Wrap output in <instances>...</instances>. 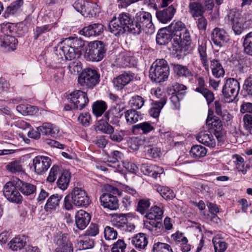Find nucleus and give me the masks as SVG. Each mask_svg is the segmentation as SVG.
Instances as JSON below:
<instances>
[{
	"label": "nucleus",
	"mask_w": 252,
	"mask_h": 252,
	"mask_svg": "<svg viewBox=\"0 0 252 252\" xmlns=\"http://www.w3.org/2000/svg\"><path fill=\"white\" fill-rule=\"evenodd\" d=\"M127 18L130 19V29L131 30V34L134 35L139 34L145 28L153 30L154 26L152 23V15L150 13L144 11L137 12L135 16H132L129 12H126Z\"/></svg>",
	"instance_id": "obj_1"
},
{
	"label": "nucleus",
	"mask_w": 252,
	"mask_h": 252,
	"mask_svg": "<svg viewBox=\"0 0 252 252\" xmlns=\"http://www.w3.org/2000/svg\"><path fill=\"white\" fill-rule=\"evenodd\" d=\"M126 12L119 13L118 17L114 16L110 21L108 24V31L117 37L126 32L131 34L130 29V19H128Z\"/></svg>",
	"instance_id": "obj_2"
},
{
	"label": "nucleus",
	"mask_w": 252,
	"mask_h": 252,
	"mask_svg": "<svg viewBox=\"0 0 252 252\" xmlns=\"http://www.w3.org/2000/svg\"><path fill=\"white\" fill-rule=\"evenodd\" d=\"M169 72V67L165 60H157L150 68L149 77L153 82L160 83L167 79Z\"/></svg>",
	"instance_id": "obj_3"
},
{
	"label": "nucleus",
	"mask_w": 252,
	"mask_h": 252,
	"mask_svg": "<svg viewBox=\"0 0 252 252\" xmlns=\"http://www.w3.org/2000/svg\"><path fill=\"white\" fill-rule=\"evenodd\" d=\"M106 50V46L102 41L95 40L88 44L85 56L88 61L99 62L105 56Z\"/></svg>",
	"instance_id": "obj_4"
},
{
	"label": "nucleus",
	"mask_w": 252,
	"mask_h": 252,
	"mask_svg": "<svg viewBox=\"0 0 252 252\" xmlns=\"http://www.w3.org/2000/svg\"><path fill=\"white\" fill-rule=\"evenodd\" d=\"M99 74L96 70L87 68L81 73L78 82L83 87L93 88L99 83Z\"/></svg>",
	"instance_id": "obj_5"
},
{
	"label": "nucleus",
	"mask_w": 252,
	"mask_h": 252,
	"mask_svg": "<svg viewBox=\"0 0 252 252\" xmlns=\"http://www.w3.org/2000/svg\"><path fill=\"white\" fill-rule=\"evenodd\" d=\"M16 180L7 182L4 186L3 193L7 200L13 203L20 204L22 203L23 196L19 192Z\"/></svg>",
	"instance_id": "obj_6"
},
{
	"label": "nucleus",
	"mask_w": 252,
	"mask_h": 252,
	"mask_svg": "<svg viewBox=\"0 0 252 252\" xmlns=\"http://www.w3.org/2000/svg\"><path fill=\"white\" fill-rule=\"evenodd\" d=\"M225 21L232 26L235 34H240L244 30L243 23L246 22L240 12L236 9H231L225 18Z\"/></svg>",
	"instance_id": "obj_7"
},
{
	"label": "nucleus",
	"mask_w": 252,
	"mask_h": 252,
	"mask_svg": "<svg viewBox=\"0 0 252 252\" xmlns=\"http://www.w3.org/2000/svg\"><path fill=\"white\" fill-rule=\"evenodd\" d=\"M240 89L238 81L233 78H229L226 80L223 87L222 94L228 102H231L238 94Z\"/></svg>",
	"instance_id": "obj_8"
},
{
	"label": "nucleus",
	"mask_w": 252,
	"mask_h": 252,
	"mask_svg": "<svg viewBox=\"0 0 252 252\" xmlns=\"http://www.w3.org/2000/svg\"><path fill=\"white\" fill-rule=\"evenodd\" d=\"M167 27L169 32L172 36L173 42H181L179 40L181 38V33H185L184 41L189 42V32L186 29L185 24L181 21H173Z\"/></svg>",
	"instance_id": "obj_9"
},
{
	"label": "nucleus",
	"mask_w": 252,
	"mask_h": 252,
	"mask_svg": "<svg viewBox=\"0 0 252 252\" xmlns=\"http://www.w3.org/2000/svg\"><path fill=\"white\" fill-rule=\"evenodd\" d=\"M70 45L69 43L65 39L63 46L55 47V54L57 56L59 62L65 60L72 61L77 58L75 51Z\"/></svg>",
	"instance_id": "obj_10"
},
{
	"label": "nucleus",
	"mask_w": 252,
	"mask_h": 252,
	"mask_svg": "<svg viewBox=\"0 0 252 252\" xmlns=\"http://www.w3.org/2000/svg\"><path fill=\"white\" fill-rule=\"evenodd\" d=\"M70 102L73 104V108L81 110L88 104L89 99L87 94L81 90H75L69 94Z\"/></svg>",
	"instance_id": "obj_11"
},
{
	"label": "nucleus",
	"mask_w": 252,
	"mask_h": 252,
	"mask_svg": "<svg viewBox=\"0 0 252 252\" xmlns=\"http://www.w3.org/2000/svg\"><path fill=\"white\" fill-rule=\"evenodd\" d=\"M54 243L57 246L55 252H73L72 244L66 234L57 233L53 239Z\"/></svg>",
	"instance_id": "obj_12"
},
{
	"label": "nucleus",
	"mask_w": 252,
	"mask_h": 252,
	"mask_svg": "<svg viewBox=\"0 0 252 252\" xmlns=\"http://www.w3.org/2000/svg\"><path fill=\"white\" fill-rule=\"evenodd\" d=\"M206 124L208 126L209 132L216 136L218 141L223 139V132L221 122L216 117H213L209 113L206 120Z\"/></svg>",
	"instance_id": "obj_13"
},
{
	"label": "nucleus",
	"mask_w": 252,
	"mask_h": 252,
	"mask_svg": "<svg viewBox=\"0 0 252 252\" xmlns=\"http://www.w3.org/2000/svg\"><path fill=\"white\" fill-rule=\"evenodd\" d=\"M71 202L76 206L87 207L90 202L86 192L81 188L75 187L70 193Z\"/></svg>",
	"instance_id": "obj_14"
},
{
	"label": "nucleus",
	"mask_w": 252,
	"mask_h": 252,
	"mask_svg": "<svg viewBox=\"0 0 252 252\" xmlns=\"http://www.w3.org/2000/svg\"><path fill=\"white\" fill-rule=\"evenodd\" d=\"M174 92L172 94L170 97V101L175 110H179L180 108V101L182 100L186 94L187 87L183 84L175 83L173 86Z\"/></svg>",
	"instance_id": "obj_15"
},
{
	"label": "nucleus",
	"mask_w": 252,
	"mask_h": 252,
	"mask_svg": "<svg viewBox=\"0 0 252 252\" xmlns=\"http://www.w3.org/2000/svg\"><path fill=\"white\" fill-rule=\"evenodd\" d=\"M113 226L126 232H131L135 229V225L128 222L126 214H119L113 217L112 220Z\"/></svg>",
	"instance_id": "obj_16"
},
{
	"label": "nucleus",
	"mask_w": 252,
	"mask_h": 252,
	"mask_svg": "<svg viewBox=\"0 0 252 252\" xmlns=\"http://www.w3.org/2000/svg\"><path fill=\"white\" fill-rule=\"evenodd\" d=\"M123 116V110L120 107L112 106L105 114L106 121L113 125L119 126L120 119Z\"/></svg>",
	"instance_id": "obj_17"
},
{
	"label": "nucleus",
	"mask_w": 252,
	"mask_h": 252,
	"mask_svg": "<svg viewBox=\"0 0 252 252\" xmlns=\"http://www.w3.org/2000/svg\"><path fill=\"white\" fill-rule=\"evenodd\" d=\"M51 159L45 156H36L32 159L35 172L38 174L45 172L51 165Z\"/></svg>",
	"instance_id": "obj_18"
},
{
	"label": "nucleus",
	"mask_w": 252,
	"mask_h": 252,
	"mask_svg": "<svg viewBox=\"0 0 252 252\" xmlns=\"http://www.w3.org/2000/svg\"><path fill=\"white\" fill-rule=\"evenodd\" d=\"M101 205L104 208L116 210L119 208L118 199L116 195L111 193H104L99 198Z\"/></svg>",
	"instance_id": "obj_19"
},
{
	"label": "nucleus",
	"mask_w": 252,
	"mask_h": 252,
	"mask_svg": "<svg viewBox=\"0 0 252 252\" xmlns=\"http://www.w3.org/2000/svg\"><path fill=\"white\" fill-rule=\"evenodd\" d=\"M134 77L133 73L130 72H125L117 77L114 78L113 80L114 87L117 90H121L125 86L133 81Z\"/></svg>",
	"instance_id": "obj_20"
},
{
	"label": "nucleus",
	"mask_w": 252,
	"mask_h": 252,
	"mask_svg": "<svg viewBox=\"0 0 252 252\" xmlns=\"http://www.w3.org/2000/svg\"><path fill=\"white\" fill-rule=\"evenodd\" d=\"M211 39L214 44L220 47L229 40V37L225 30L216 28L212 32Z\"/></svg>",
	"instance_id": "obj_21"
},
{
	"label": "nucleus",
	"mask_w": 252,
	"mask_h": 252,
	"mask_svg": "<svg viewBox=\"0 0 252 252\" xmlns=\"http://www.w3.org/2000/svg\"><path fill=\"white\" fill-rule=\"evenodd\" d=\"M104 30V26L101 23H94L84 27L79 33L86 37L94 36L100 34Z\"/></svg>",
	"instance_id": "obj_22"
},
{
	"label": "nucleus",
	"mask_w": 252,
	"mask_h": 252,
	"mask_svg": "<svg viewBox=\"0 0 252 252\" xmlns=\"http://www.w3.org/2000/svg\"><path fill=\"white\" fill-rule=\"evenodd\" d=\"M157 143V138L154 137L148 138L146 140L144 151L147 153L149 157L156 158L159 156L160 150L158 147Z\"/></svg>",
	"instance_id": "obj_23"
},
{
	"label": "nucleus",
	"mask_w": 252,
	"mask_h": 252,
	"mask_svg": "<svg viewBox=\"0 0 252 252\" xmlns=\"http://www.w3.org/2000/svg\"><path fill=\"white\" fill-rule=\"evenodd\" d=\"M176 11L175 7L171 5L162 10L157 11L156 17L160 22L165 24L172 20Z\"/></svg>",
	"instance_id": "obj_24"
},
{
	"label": "nucleus",
	"mask_w": 252,
	"mask_h": 252,
	"mask_svg": "<svg viewBox=\"0 0 252 252\" xmlns=\"http://www.w3.org/2000/svg\"><path fill=\"white\" fill-rule=\"evenodd\" d=\"M172 238L175 241L176 244L180 247L182 252H188L190 250L191 246L188 244V240L184 236V233L178 231L172 234Z\"/></svg>",
	"instance_id": "obj_25"
},
{
	"label": "nucleus",
	"mask_w": 252,
	"mask_h": 252,
	"mask_svg": "<svg viewBox=\"0 0 252 252\" xmlns=\"http://www.w3.org/2000/svg\"><path fill=\"white\" fill-rule=\"evenodd\" d=\"M90 220L89 214L82 210L78 211L75 215V223L80 230H83L86 227Z\"/></svg>",
	"instance_id": "obj_26"
},
{
	"label": "nucleus",
	"mask_w": 252,
	"mask_h": 252,
	"mask_svg": "<svg viewBox=\"0 0 252 252\" xmlns=\"http://www.w3.org/2000/svg\"><path fill=\"white\" fill-rule=\"evenodd\" d=\"M157 43L160 45H165L170 42L173 44L172 36L167 27L160 29L156 36Z\"/></svg>",
	"instance_id": "obj_27"
},
{
	"label": "nucleus",
	"mask_w": 252,
	"mask_h": 252,
	"mask_svg": "<svg viewBox=\"0 0 252 252\" xmlns=\"http://www.w3.org/2000/svg\"><path fill=\"white\" fill-rule=\"evenodd\" d=\"M16 181L18 189L24 195L28 196L35 192L36 189L35 186L19 179H16Z\"/></svg>",
	"instance_id": "obj_28"
},
{
	"label": "nucleus",
	"mask_w": 252,
	"mask_h": 252,
	"mask_svg": "<svg viewBox=\"0 0 252 252\" xmlns=\"http://www.w3.org/2000/svg\"><path fill=\"white\" fill-rule=\"evenodd\" d=\"M17 43V39L13 36L4 34L0 36V45L2 47L7 48L8 50L13 51L15 50Z\"/></svg>",
	"instance_id": "obj_29"
},
{
	"label": "nucleus",
	"mask_w": 252,
	"mask_h": 252,
	"mask_svg": "<svg viewBox=\"0 0 252 252\" xmlns=\"http://www.w3.org/2000/svg\"><path fill=\"white\" fill-rule=\"evenodd\" d=\"M23 4V0H16L12 2L6 7L3 13V16L7 18L17 14L20 12Z\"/></svg>",
	"instance_id": "obj_30"
},
{
	"label": "nucleus",
	"mask_w": 252,
	"mask_h": 252,
	"mask_svg": "<svg viewBox=\"0 0 252 252\" xmlns=\"http://www.w3.org/2000/svg\"><path fill=\"white\" fill-rule=\"evenodd\" d=\"M131 243L139 251L145 249L148 243V238L144 233H139L131 238Z\"/></svg>",
	"instance_id": "obj_31"
},
{
	"label": "nucleus",
	"mask_w": 252,
	"mask_h": 252,
	"mask_svg": "<svg viewBox=\"0 0 252 252\" xmlns=\"http://www.w3.org/2000/svg\"><path fill=\"white\" fill-rule=\"evenodd\" d=\"M63 195L58 193L51 195L44 206V210L46 212L55 210L59 206Z\"/></svg>",
	"instance_id": "obj_32"
},
{
	"label": "nucleus",
	"mask_w": 252,
	"mask_h": 252,
	"mask_svg": "<svg viewBox=\"0 0 252 252\" xmlns=\"http://www.w3.org/2000/svg\"><path fill=\"white\" fill-rule=\"evenodd\" d=\"M71 46L75 51L78 58L82 54V51L84 50L85 42L81 38L77 37H72L71 38L66 39Z\"/></svg>",
	"instance_id": "obj_33"
},
{
	"label": "nucleus",
	"mask_w": 252,
	"mask_h": 252,
	"mask_svg": "<svg viewBox=\"0 0 252 252\" xmlns=\"http://www.w3.org/2000/svg\"><path fill=\"white\" fill-rule=\"evenodd\" d=\"M196 139L199 142L210 147H214L216 146V141L212 134H209L206 132L201 131L199 133L196 137Z\"/></svg>",
	"instance_id": "obj_34"
},
{
	"label": "nucleus",
	"mask_w": 252,
	"mask_h": 252,
	"mask_svg": "<svg viewBox=\"0 0 252 252\" xmlns=\"http://www.w3.org/2000/svg\"><path fill=\"white\" fill-rule=\"evenodd\" d=\"M166 102V100L164 97L161 98L159 101L153 102L149 111V115L155 118H158Z\"/></svg>",
	"instance_id": "obj_35"
},
{
	"label": "nucleus",
	"mask_w": 252,
	"mask_h": 252,
	"mask_svg": "<svg viewBox=\"0 0 252 252\" xmlns=\"http://www.w3.org/2000/svg\"><path fill=\"white\" fill-rule=\"evenodd\" d=\"M125 117L127 124H135L142 119L141 113L134 109H130L125 112Z\"/></svg>",
	"instance_id": "obj_36"
},
{
	"label": "nucleus",
	"mask_w": 252,
	"mask_h": 252,
	"mask_svg": "<svg viewBox=\"0 0 252 252\" xmlns=\"http://www.w3.org/2000/svg\"><path fill=\"white\" fill-rule=\"evenodd\" d=\"M27 243V237L25 236H19L15 237L8 243L9 247L13 251L21 250Z\"/></svg>",
	"instance_id": "obj_37"
},
{
	"label": "nucleus",
	"mask_w": 252,
	"mask_h": 252,
	"mask_svg": "<svg viewBox=\"0 0 252 252\" xmlns=\"http://www.w3.org/2000/svg\"><path fill=\"white\" fill-rule=\"evenodd\" d=\"M210 66L212 74L215 77L219 78L224 75V69L219 60H213L211 61Z\"/></svg>",
	"instance_id": "obj_38"
},
{
	"label": "nucleus",
	"mask_w": 252,
	"mask_h": 252,
	"mask_svg": "<svg viewBox=\"0 0 252 252\" xmlns=\"http://www.w3.org/2000/svg\"><path fill=\"white\" fill-rule=\"evenodd\" d=\"M99 12V7L96 3L87 2L82 15L85 17H93L96 16Z\"/></svg>",
	"instance_id": "obj_39"
},
{
	"label": "nucleus",
	"mask_w": 252,
	"mask_h": 252,
	"mask_svg": "<svg viewBox=\"0 0 252 252\" xmlns=\"http://www.w3.org/2000/svg\"><path fill=\"white\" fill-rule=\"evenodd\" d=\"M37 130H39L42 135L52 137L55 136L58 132V129L49 123H43L41 126L37 127Z\"/></svg>",
	"instance_id": "obj_40"
},
{
	"label": "nucleus",
	"mask_w": 252,
	"mask_h": 252,
	"mask_svg": "<svg viewBox=\"0 0 252 252\" xmlns=\"http://www.w3.org/2000/svg\"><path fill=\"white\" fill-rule=\"evenodd\" d=\"M189 12L193 18L203 15L204 10L202 4L198 2H191L189 5Z\"/></svg>",
	"instance_id": "obj_41"
},
{
	"label": "nucleus",
	"mask_w": 252,
	"mask_h": 252,
	"mask_svg": "<svg viewBox=\"0 0 252 252\" xmlns=\"http://www.w3.org/2000/svg\"><path fill=\"white\" fill-rule=\"evenodd\" d=\"M163 214V211L159 207L155 206L150 209L145 217L148 220H160L162 218Z\"/></svg>",
	"instance_id": "obj_42"
},
{
	"label": "nucleus",
	"mask_w": 252,
	"mask_h": 252,
	"mask_svg": "<svg viewBox=\"0 0 252 252\" xmlns=\"http://www.w3.org/2000/svg\"><path fill=\"white\" fill-rule=\"evenodd\" d=\"M70 174L67 171H64L59 176L57 182V186L62 190H65L70 182Z\"/></svg>",
	"instance_id": "obj_43"
},
{
	"label": "nucleus",
	"mask_w": 252,
	"mask_h": 252,
	"mask_svg": "<svg viewBox=\"0 0 252 252\" xmlns=\"http://www.w3.org/2000/svg\"><path fill=\"white\" fill-rule=\"evenodd\" d=\"M171 65L175 74L178 76L189 77L192 76L191 72L186 66L176 63H171Z\"/></svg>",
	"instance_id": "obj_44"
},
{
	"label": "nucleus",
	"mask_w": 252,
	"mask_h": 252,
	"mask_svg": "<svg viewBox=\"0 0 252 252\" xmlns=\"http://www.w3.org/2000/svg\"><path fill=\"white\" fill-rule=\"evenodd\" d=\"M107 105L106 102L102 100L94 102L92 105L93 114L97 117L101 116L107 109Z\"/></svg>",
	"instance_id": "obj_45"
},
{
	"label": "nucleus",
	"mask_w": 252,
	"mask_h": 252,
	"mask_svg": "<svg viewBox=\"0 0 252 252\" xmlns=\"http://www.w3.org/2000/svg\"><path fill=\"white\" fill-rule=\"evenodd\" d=\"M197 50L203 66L205 67V69L206 70H209L206 43L202 42L201 44H199Z\"/></svg>",
	"instance_id": "obj_46"
},
{
	"label": "nucleus",
	"mask_w": 252,
	"mask_h": 252,
	"mask_svg": "<svg viewBox=\"0 0 252 252\" xmlns=\"http://www.w3.org/2000/svg\"><path fill=\"white\" fill-rule=\"evenodd\" d=\"M243 46L245 54L252 56V32L247 33L243 38Z\"/></svg>",
	"instance_id": "obj_47"
},
{
	"label": "nucleus",
	"mask_w": 252,
	"mask_h": 252,
	"mask_svg": "<svg viewBox=\"0 0 252 252\" xmlns=\"http://www.w3.org/2000/svg\"><path fill=\"white\" fill-rule=\"evenodd\" d=\"M207 153L206 148L200 145L193 146L190 151L191 156L194 158H200L204 157Z\"/></svg>",
	"instance_id": "obj_48"
},
{
	"label": "nucleus",
	"mask_w": 252,
	"mask_h": 252,
	"mask_svg": "<svg viewBox=\"0 0 252 252\" xmlns=\"http://www.w3.org/2000/svg\"><path fill=\"white\" fill-rule=\"evenodd\" d=\"M68 64V69L71 74H77L82 72V65L81 63L78 59L72 60Z\"/></svg>",
	"instance_id": "obj_49"
},
{
	"label": "nucleus",
	"mask_w": 252,
	"mask_h": 252,
	"mask_svg": "<svg viewBox=\"0 0 252 252\" xmlns=\"http://www.w3.org/2000/svg\"><path fill=\"white\" fill-rule=\"evenodd\" d=\"M152 252H173L171 246L166 243H155L152 248Z\"/></svg>",
	"instance_id": "obj_50"
},
{
	"label": "nucleus",
	"mask_w": 252,
	"mask_h": 252,
	"mask_svg": "<svg viewBox=\"0 0 252 252\" xmlns=\"http://www.w3.org/2000/svg\"><path fill=\"white\" fill-rule=\"evenodd\" d=\"M52 28L53 26L51 24L36 27L33 32L34 39L37 40L41 34L50 31Z\"/></svg>",
	"instance_id": "obj_51"
},
{
	"label": "nucleus",
	"mask_w": 252,
	"mask_h": 252,
	"mask_svg": "<svg viewBox=\"0 0 252 252\" xmlns=\"http://www.w3.org/2000/svg\"><path fill=\"white\" fill-rule=\"evenodd\" d=\"M7 170L12 173L23 171V167L20 160H14L10 162L6 165Z\"/></svg>",
	"instance_id": "obj_52"
},
{
	"label": "nucleus",
	"mask_w": 252,
	"mask_h": 252,
	"mask_svg": "<svg viewBox=\"0 0 252 252\" xmlns=\"http://www.w3.org/2000/svg\"><path fill=\"white\" fill-rule=\"evenodd\" d=\"M145 102L143 97L139 95H134L129 100V105L134 109H140Z\"/></svg>",
	"instance_id": "obj_53"
},
{
	"label": "nucleus",
	"mask_w": 252,
	"mask_h": 252,
	"mask_svg": "<svg viewBox=\"0 0 252 252\" xmlns=\"http://www.w3.org/2000/svg\"><path fill=\"white\" fill-rule=\"evenodd\" d=\"M213 243L215 252H224L228 247V244L219 238H213Z\"/></svg>",
	"instance_id": "obj_54"
},
{
	"label": "nucleus",
	"mask_w": 252,
	"mask_h": 252,
	"mask_svg": "<svg viewBox=\"0 0 252 252\" xmlns=\"http://www.w3.org/2000/svg\"><path fill=\"white\" fill-rule=\"evenodd\" d=\"M184 34L185 33H181V38L179 40H181V42H173L172 45L174 46L175 49L174 50L177 51L179 50H181L182 48H186L189 46L191 43V40L190 38V34L189 33V42H187L184 41Z\"/></svg>",
	"instance_id": "obj_55"
},
{
	"label": "nucleus",
	"mask_w": 252,
	"mask_h": 252,
	"mask_svg": "<svg viewBox=\"0 0 252 252\" xmlns=\"http://www.w3.org/2000/svg\"><path fill=\"white\" fill-rule=\"evenodd\" d=\"M153 128V126L150 123L147 122L141 123L132 126V130L133 131L140 129L143 133H148L152 130Z\"/></svg>",
	"instance_id": "obj_56"
},
{
	"label": "nucleus",
	"mask_w": 252,
	"mask_h": 252,
	"mask_svg": "<svg viewBox=\"0 0 252 252\" xmlns=\"http://www.w3.org/2000/svg\"><path fill=\"white\" fill-rule=\"evenodd\" d=\"M94 246V241L88 238L81 240L77 243V247L80 250L91 249L93 248Z\"/></svg>",
	"instance_id": "obj_57"
},
{
	"label": "nucleus",
	"mask_w": 252,
	"mask_h": 252,
	"mask_svg": "<svg viewBox=\"0 0 252 252\" xmlns=\"http://www.w3.org/2000/svg\"><path fill=\"white\" fill-rule=\"evenodd\" d=\"M104 238L107 240H113L117 237V231L113 227L107 226L104 230Z\"/></svg>",
	"instance_id": "obj_58"
},
{
	"label": "nucleus",
	"mask_w": 252,
	"mask_h": 252,
	"mask_svg": "<svg viewBox=\"0 0 252 252\" xmlns=\"http://www.w3.org/2000/svg\"><path fill=\"white\" fill-rule=\"evenodd\" d=\"M126 245L122 239H119L115 242L111 248V252H125Z\"/></svg>",
	"instance_id": "obj_59"
},
{
	"label": "nucleus",
	"mask_w": 252,
	"mask_h": 252,
	"mask_svg": "<svg viewBox=\"0 0 252 252\" xmlns=\"http://www.w3.org/2000/svg\"><path fill=\"white\" fill-rule=\"evenodd\" d=\"M79 122L84 126H88L91 123V117L88 112L81 113L78 118Z\"/></svg>",
	"instance_id": "obj_60"
},
{
	"label": "nucleus",
	"mask_w": 252,
	"mask_h": 252,
	"mask_svg": "<svg viewBox=\"0 0 252 252\" xmlns=\"http://www.w3.org/2000/svg\"><path fill=\"white\" fill-rule=\"evenodd\" d=\"M146 139H143L141 137H135L131 139V147L134 150H137L139 146L143 145L145 147Z\"/></svg>",
	"instance_id": "obj_61"
},
{
	"label": "nucleus",
	"mask_w": 252,
	"mask_h": 252,
	"mask_svg": "<svg viewBox=\"0 0 252 252\" xmlns=\"http://www.w3.org/2000/svg\"><path fill=\"white\" fill-rule=\"evenodd\" d=\"M244 127L251 134H252V116L246 114L243 118Z\"/></svg>",
	"instance_id": "obj_62"
},
{
	"label": "nucleus",
	"mask_w": 252,
	"mask_h": 252,
	"mask_svg": "<svg viewBox=\"0 0 252 252\" xmlns=\"http://www.w3.org/2000/svg\"><path fill=\"white\" fill-rule=\"evenodd\" d=\"M150 205V203L148 199H141L138 203L137 211L143 214Z\"/></svg>",
	"instance_id": "obj_63"
},
{
	"label": "nucleus",
	"mask_w": 252,
	"mask_h": 252,
	"mask_svg": "<svg viewBox=\"0 0 252 252\" xmlns=\"http://www.w3.org/2000/svg\"><path fill=\"white\" fill-rule=\"evenodd\" d=\"M60 170L59 166L54 165L50 169L49 174L47 178L48 182L52 183L54 182Z\"/></svg>",
	"instance_id": "obj_64"
}]
</instances>
